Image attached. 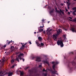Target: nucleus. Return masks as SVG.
<instances>
[{
    "label": "nucleus",
    "instance_id": "nucleus-22",
    "mask_svg": "<svg viewBox=\"0 0 76 76\" xmlns=\"http://www.w3.org/2000/svg\"><path fill=\"white\" fill-rule=\"evenodd\" d=\"M14 60L13 59H12L11 60V63H13V62H14Z\"/></svg>",
    "mask_w": 76,
    "mask_h": 76
},
{
    "label": "nucleus",
    "instance_id": "nucleus-62",
    "mask_svg": "<svg viewBox=\"0 0 76 76\" xmlns=\"http://www.w3.org/2000/svg\"><path fill=\"white\" fill-rule=\"evenodd\" d=\"M57 75H58V74H57Z\"/></svg>",
    "mask_w": 76,
    "mask_h": 76
},
{
    "label": "nucleus",
    "instance_id": "nucleus-13",
    "mask_svg": "<svg viewBox=\"0 0 76 76\" xmlns=\"http://www.w3.org/2000/svg\"><path fill=\"white\" fill-rule=\"evenodd\" d=\"M20 75L21 76H23V72H21V71H20Z\"/></svg>",
    "mask_w": 76,
    "mask_h": 76
},
{
    "label": "nucleus",
    "instance_id": "nucleus-14",
    "mask_svg": "<svg viewBox=\"0 0 76 76\" xmlns=\"http://www.w3.org/2000/svg\"><path fill=\"white\" fill-rule=\"evenodd\" d=\"M1 75V76H3V73H2V72H0V75Z\"/></svg>",
    "mask_w": 76,
    "mask_h": 76
},
{
    "label": "nucleus",
    "instance_id": "nucleus-46",
    "mask_svg": "<svg viewBox=\"0 0 76 76\" xmlns=\"http://www.w3.org/2000/svg\"><path fill=\"white\" fill-rule=\"evenodd\" d=\"M70 12H71V13L72 12V11H70Z\"/></svg>",
    "mask_w": 76,
    "mask_h": 76
},
{
    "label": "nucleus",
    "instance_id": "nucleus-60",
    "mask_svg": "<svg viewBox=\"0 0 76 76\" xmlns=\"http://www.w3.org/2000/svg\"><path fill=\"white\" fill-rule=\"evenodd\" d=\"M60 11L61 12V10H60Z\"/></svg>",
    "mask_w": 76,
    "mask_h": 76
},
{
    "label": "nucleus",
    "instance_id": "nucleus-20",
    "mask_svg": "<svg viewBox=\"0 0 76 76\" xmlns=\"http://www.w3.org/2000/svg\"><path fill=\"white\" fill-rule=\"evenodd\" d=\"M63 37L64 38V39L65 38H66V35H63Z\"/></svg>",
    "mask_w": 76,
    "mask_h": 76
},
{
    "label": "nucleus",
    "instance_id": "nucleus-33",
    "mask_svg": "<svg viewBox=\"0 0 76 76\" xmlns=\"http://www.w3.org/2000/svg\"><path fill=\"white\" fill-rule=\"evenodd\" d=\"M42 67V65H39V67Z\"/></svg>",
    "mask_w": 76,
    "mask_h": 76
},
{
    "label": "nucleus",
    "instance_id": "nucleus-7",
    "mask_svg": "<svg viewBox=\"0 0 76 76\" xmlns=\"http://www.w3.org/2000/svg\"><path fill=\"white\" fill-rule=\"evenodd\" d=\"M36 44H37L38 46H39H39L40 45V44H39V42H38V41L37 40H36Z\"/></svg>",
    "mask_w": 76,
    "mask_h": 76
},
{
    "label": "nucleus",
    "instance_id": "nucleus-21",
    "mask_svg": "<svg viewBox=\"0 0 76 76\" xmlns=\"http://www.w3.org/2000/svg\"><path fill=\"white\" fill-rule=\"evenodd\" d=\"M24 48H25V47L22 46L20 48V50H23V49Z\"/></svg>",
    "mask_w": 76,
    "mask_h": 76
},
{
    "label": "nucleus",
    "instance_id": "nucleus-43",
    "mask_svg": "<svg viewBox=\"0 0 76 76\" xmlns=\"http://www.w3.org/2000/svg\"><path fill=\"white\" fill-rule=\"evenodd\" d=\"M44 27V25H43V26L42 27V28H43Z\"/></svg>",
    "mask_w": 76,
    "mask_h": 76
},
{
    "label": "nucleus",
    "instance_id": "nucleus-35",
    "mask_svg": "<svg viewBox=\"0 0 76 76\" xmlns=\"http://www.w3.org/2000/svg\"><path fill=\"white\" fill-rule=\"evenodd\" d=\"M68 13L69 15H70V12H68Z\"/></svg>",
    "mask_w": 76,
    "mask_h": 76
},
{
    "label": "nucleus",
    "instance_id": "nucleus-24",
    "mask_svg": "<svg viewBox=\"0 0 76 76\" xmlns=\"http://www.w3.org/2000/svg\"><path fill=\"white\" fill-rule=\"evenodd\" d=\"M44 63H47V64H48V62L47 61H44Z\"/></svg>",
    "mask_w": 76,
    "mask_h": 76
},
{
    "label": "nucleus",
    "instance_id": "nucleus-51",
    "mask_svg": "<svg viewBox=\"0 0 76 76\" xmlns=\"http://www.w3.org/2000/svg\"><path fill=\"white\" fill-rule=\"evenodd\" d=\"M67 0V1H69V0Z\"/></svg>",
    "mask_w": 76,
    "mask_h": 76
},
{
    "label": "nucleus",
    "instance_id": "nucleus-11",
    "mask_svg": "<svg viewBox=\"0 0 76 76\" xmlns=\"http://www.w3.org/2000/svg\"><path fill=\"white\" fill-rule=\"evenodd\" d=\"M13 75V73L12 72H9L8 74V76H12Z\"/></svg>",
    "mask_w": 76,
    "mask_h": 76
},
{
    "label": "nucleus",
    "instance_id": "nucleus-57",
    "mask_svg": "<svg viewBox=\"0 0 76 76\" xmlns=\"http://www.w3.org/2000/svg\"><path fill=\"white\" fill-rule=\"evenodd\" d=\"M7 41H8V40H7Z\"/></svg>",
    "mask_w": 76,
    "mask_h": 76
},
{
    "label": "nucleus",
    "instance_id": "nucleus-48",
    "mask_svg": "<svg viewBox=\"0 0 76 76\" xmlns=\"http://www.w3.org/2000/svg\"><path fill=\"white\" fill-rule=\"evenodd\" d=\"M61 6H63V4H61Z\"/></svg>",
    "mask_w": 76,
    "mask_h": 76
},
{
    "label": "nucleus",
    "instance_id": "nucleus-1",
    "mask_svg": "<svg viewBox=\"0 0 76 76\" xmlns=\"http://www.w3.org/2000/svg\"><path fill=\"white\" fill-rule=\"evenodd\" d=\"M57 44L58 45H60L61 47H63L64 46L63 42L61 40H58V41L57 42Z\"/></svg>",
    "mask_w": 76,
    "mask_h": 76
},
{
    "label": "nucleus",
    "instance_id": "nucleus-30",
    "mask_svg": "<svg viewBox=\"0 0 76 76\" xmlns=\"http://www.w3.org/2000/svg\"><path fill=\"white\" fill-rule=\"evenodd\" d=\"M15 65H14L12 66V68H14V67H15Z\"/></svg>",
    "mask_w": 76,
    "mask_h": 76
},
{
    "label": "nucleus",
    "instance_id": "nucleus-56",
    "mask_svg": "<svg viewBox=\"0 0 76 76\" xmlns=\"http://www.w3.org/2000/svg\"><path fill=\"white\" fill-rule=\"evenodd\" d=\"M20 69H21V67H20Z\"/></svg>",
    "mask_w": 76,
    "mask_h": 76
},
{
    "label": "nucleus",
    "instance_id": "nucleus-49",
    "mask_svg": "<svg viewBox=\"0 0 76 76\" xmlns=\"http://www.w3.org/2000/svg\"><path fill=\"white\" fill-rule=\"evenodd\" d=\"M69 20H70L71 21H72V20H70V19H69Z\"/></svg>",
    "mask_w": 76,
    "mask_h": 76
},
{
    "label": "nucleus",
    "instance_id": "nucleus-2",
    "mask_svg": "<svg viewBox=\"0 0 76 76\" xmlns=\"http://www.w3.org/2000/svg\"><path fill=\"white\" fill-rule=\"evenodd\" d=\"M50 29V28H47V33L48 35H50L51 34V31H52V30L51 29H50L49 30V29Z\"/></svg>",
    "mask_w": 76,
    "mask_h": 76
},
{
    "label": "nucleus",
    "instance_id": "nucleus-61",
    "mask_svg": "<svg viewBox=\"0 0 76 76\" xmlns=\"http://www.w3.org/2000/svg\"><path fill=\"white\" fill-rule=\"evenodd\" d=\"M7 43H8V42H7Z\"/></svg>",
    "mask_w": 76,
    "mask_h": 76
},
{
    "label": "nucleus",
    "instance_id": "nucleus-37",
    "mask_svg": "<svg viewBox=\"0 0 76 76\" xmlns=\"http://www.w3.org/2000/svg\"><path fill=\"white\" fill-rule=\"evenodd\" d=\"M56 11H57V12H59V11H57V10L56 9Z\"/></svg>",
    "mask_w": 76,
    "mask_h": 76
},
{
    "label": "nucleus",
    "instance_id": "nucleus-45",
    "mask_svg": "<svg viewBox=\"0 0 76 76\" xmlns=\"http://www.w3.org/2000/svg\"><path fill=\"white\" fill-rule=\"evenodd\" d=\"M16 54H19V53H16Z\"/></svg>",
    "mask_w": 76,
    "mask_h": 76
},
{
    "label": "nucleus",
    "instance_id": "nucleus-23",
    "mask_svg": "<svg viewBox=\"0 0 76 76\" xmlns=\"http://www.w3.org/2000/svg\"><path fill=\"white\" fill-rule=\"evenodd\" d=\"M55 65L54 64H53V69H54L55 68Z\"/></svg>",
    "mask_w": 76,
    "mask_h": 76
},
{
    "label": "nucleus",
    "instance_id": "nucleus-5",
    "mask_svg": "<svg viewBox=\"0 0 76 76\" xmlns=\"http://www.w3.org/2000/svg\"><path fill=\"white\" fill-rule=\"evenodd\" d=\"M72 10H75V11L72 12V14L73 15L76 16V14L75 12H76V7L73 8H72Z\"/></svg>",
    "mask_w": 76,
    "mask_h": 76
},
{
    "label": "nucleus",
    "instance_id": "nucleus-25",
    "mask_svg": "<svg viewBox=\"0 0 76 76\" xmlns=\"http://www.w3.org/2000/svg\"><path fill=\"white\" fill-rule=\"evenodd\" d=\"M41 44V46H43V45H44V43H40Z\"/></svg>",
    "mask_w": 76,
    "mask_h": 76
},
{
    "label": "nucleus",
    "instance_id": "nucleus-34",
    "mask_svg": "<svg viewBox=\"0 0 76 76\" xmlns=\"http://www.w3.org/2000/svg\"><path fill=\"white\" fill-rule=\"evenodd\" d=\"M43 33H44V34H45V31H43Z\"/></svg>",
    "mask_w": 76,
    "mask_h": 76
},
{
    "label": "nucleus",
    "instance_id": "nucleus-36",
    "mask_svg": "<svg viewBox=\"0 0 76 76\" xmlns=\"http://www.w3.org/2000/svg\"><path fill=\"white\" fill-rule=\"evenodd\" d=\"M69 19H72V17H69Z\"/></svg>",
    "mask_w": 76,
    "mask_h": 76
},
{
    "label": "nucleus",
    "instance_id": "nucleus-52",
    "mask_svg": "<svg viewBox=\"0 0 76 76\" xmlns=\"http://www.w3.org/2000/svg\"><path fill=\"white\" fill-rule=\"evenodd\" d=\"M28 68H27L26 69H28Z\"/></svg>",
    "mask_w": 76,
    "mask_h": 76
},
{
    "label": "nucleus",
    "instance_id": "nucleus-31",
    "mask_svg": "<svg viewBox=\"0 0 76 76\" xmlns=\"http://www.w3.org/2000/svg\"><path fill=\"white\" fill-rule=\"evenodd\" d=\"M46 71H47V70H45V69H44L43 70V72H46Z\"/></svg>",
    "mask_w": 76,
    "mask_h": 76
},
{
    "label": "nucleus",
    "instance_id": "nucleus-9",
    "mask_svg": "<svg viewBox=\"0 0 76 76\" xmlns=\"http://www.w3.org/2000/svg\"><path fill=\"white\" fill-rule=\"evenodd\" d=\"M36 61H41V60L40 59V58L38 57L37 58Z\"/></svg>",
    "mask_w": 76,
    "mask_h": 76
},
{
    "label": "nucleus",
    "instance_id": "nucleus-59",
    "mask_svg": "<svg viewBox=\"0 0 76 76\" xmlns=\"http://www.w3.org/2000/svg\"><path fill=\"white\" fill-rule=\"evenodd\" d=\"M64 3H65V2H64Z\"/></svg>",
    "mask_w": 76,
    "mask_h": 76
},
{
    "label": "nucleus",
    "instance_id": "nucleus-44",
    "mask_svg": "<svg viewBox=\"0 0 76 76\" xmlns=\"http://www.w3.org/2000/svg\"><path fill=\"white\" fill-rule=\"evenodd\" d=\"M42 22H44V20H42Z\"/></svg>",
    "mask_w": 76,
    "mask_h": 76
},
{
    "label": "nucleus",
    "instance_id": "nucleus-53",
    "mask_svg": "<svg viewBox=\"0 0 76 76\" xmlns=\"http://www.w3.org/2000/svg\"><path fill=\"white\" fill-rule=\"evenodd\" d=\"M39 32L38 31V32H37V33H39Z\"/></svg>",
    "mask_w": 76,
    "mask_h": 76
},
{
    "label": "nucleus",
    "instance_id": "nucleus-27",
    "mask_svg": "<svg viewBox=\"0 0 76 76\" xmlns=\"http://www.w3.org/2000/svg\"><path fill=\"white\" fill-rule=\"evenodd\" d=\"M14 42L12 41V40H11V41L9 42H8V44H10V42Z\"/></svg>",
    "mask_w": 76,
    "mask_h": 76
},
{
    "label": "nucleus",
    "instance_id": "nucleus-40",
    "mask_svg": "<svg viewBox=\"0 0 76 76\" xmlns=\"http://www.w3.org/2000/svg\"><path fill=\"white\" fill-rule=\"evenodd\" d=\"M67 8H68V9H69V6H68Z\"/></svg>",
    "mask_w": 76,
    "mask_h": 76
},
{
    "label": "nucleus",
    "instance_id": "nucleus-10",
    "mask_svg": "<svg viewBox=\"0 0 76 76\" xmlns=\"http://www.w3.org/2000/svg\"><path fill=\"white\" fill-rule=\"evenodd\" d=\"M59 63V62H52V64H58Z\"/></svg>",
    "mask_w": 76,
    "mask_h": 76
},
{
    "label": "nucleus",
    "instance_id": "nucleus-39",
    "mask_svg": "<svg viewBox=\"0 0 76 76\" xmlns=\"http://www.w3.org/2000/svg\"><path fill=\"white\" fill-rule=\"evenodd\" d=\"M34 34H37V32H34Z\"/></svg>",
    "mask_w": 76,
    "mask_h": 76
},
{
    "label": "nucleus",
    "instance_id": "nucleus-55",
    "mask_svg": "<svg viewBox=\"0 0 76 76\" xmlns=\"http://www.w3.org/2000/svg\"><path fill=\"white\" fill-rule=\"evenodd\" d=\"M15 66H17V65H15Z\"/></svg>",
    "mask_w": 76,
    "mask_h": 76
},
{
    "label": "nucleus",
    "instance_id": "nucleus-29",
    "mask_svg": "<svg viewBox=\"0 0 76 76\" xmlns=\"http://www.w3.org/2000/svg\"><path fill=\"white\" fill-rule=\"evenodd\" d=\"M5 61V60H4V59H2V63L3 64V63Z\"/></svg>",
    "mask_w": 76,
    "mask_h": 76
},
{
    "label": "nucleus",
    "instance_id": "nucleus-18",
    "mask_svg": "<svg viewBox=\"0 0 76 76\" xmlns=\"http://www.w3.org/2000/svg\"><path fill=\"white\" fill-rule=\"evenodd\" d=\"M66 3L68 6H69L70 4V3L68 2H66Z\"/></svg>",
    "mask_w": 76,
    "mask_h": 76
},
{
    "label": "nucleus",
    "instance_id": "nucleus-4",
    "mask_svg": "<svg viewBox=\"0 0 76 76\" xmlns=\"http://www.w3.org/2000/svg\"><path fill=\"white\" fill-rule=\"evenodd\" d=\"M58 35V34H54L53 35V38L54 39L55 41H57V36Z\"/></svg>",
    "mask_w": 76,
    "mask_h": 76
},
{
    "label": "nucleus",
    "instance_id": "nucleus-8",
    "mask_svg": "<svg viewBox=\"0 0 76 76\" xmlns=\"http://www.w3.org/2000/svg\"><path fill=\"white\" fill-rule=\"evenodd\" d=\"M58 31L59 32H58V31H57V34H59L60 33V32H61V31H62V30H61V29H59Z\"/></svg>",
    "mask_w": 76,
    "mask_h": 76
},
{
    "label": "nucleus",
    "instance_id": "nucleus-32",
    "mask_svg": "<svg viewBox=\"0 0 76 76\" xmlns=\"http://www.w3.org/2000/svg\"><path fill=\"white\" fill-rule=\"evenodd\" d=\"M6 47V45H4V48H5V47Z\"/></svg>",
    "mask_w": 76,
    "mask_h": 76
},
{
    "label": "nucleus",
    "instance_id": "nucleus-17",
    "mask_svg": "<svg viewBox=\"0 0 76 76\" xmlns=\"http://www.w3.org/2000/svg\"><path fill=\"white\" fill-rule=\"evenodd\" d=\"M21 44H22V46L23 47H25V45H26V44H24L23 43H21Z\"/></svg>",
    "mask_w": 76,
    "mask_h": 76
},
{
    "label": "nucleus",
    "instance_id": "nucleus-26",
    "mask_svg": "<svg viewBox=\"0 0 76 76\" xmlns=\"http://www.w3.org/2000/svg\"><path fill=\"white\" fill-rule=\"evenodd\" d=\"M11 50H13V49L14 48V47L13 46H12L11 47Z\"/></svg>",
    "mask_w": 76,
    "mask_h": 76
},
{
    "label": "nucleus",
    "instance_id": "nucleus-50",
    "mask_svg": "<svg viewBox=\"0 0 76 76\" xmlns=\"http://www.w3.org/2000/svg\"><path fill=\"white\" fill-rule=\"evenodd\" d=\"M65 31H67V30H66V29H65Z\"/></svg>",
    "mask_w": 76,
    "mask_h": 76
},
{
    "label": "nucleus",
    "instance_id": "nucleus-15",
    "mask_svg": "<svg viewBox=\"0 0 76 76\" xmlns=\"http://www.w3.org/2000/svg\"><path fill=\"white\" fill-rule=\"evenodd\" d=\"M38 39H39V41H41V40H42V38L41 37H39Z\"/></svg>",
    "mask_w": 76,
    "mask_h": 76
},
{
    "label": "nucleus",
    "instance_id": "nucleus-12",
    "mask_svg": "<svg viewBox=\"0 0 76 76\" xmlns=\"http://www.w3.org/2000/svg\"><path fill=\"white\" fill-rule=\"evenodd\" d=\"M44 30H43V29H41V28L39 30V32L40 33L41 32H42Z\"/></svg>",
    "mask_w": 76,
    "mask_h": 76
},
{
    "label": "nucleus",
    "instance_id": "nucleus-58",
    "mask_svg": "<svg viewBox=\"0 0 76 76\" xmlns=\"http://www.w3.org/2000/svg\"><path fill=\"white\" fill-rule=\"evenodd\" d=\"M45 76H46V75H45Z\"/></svg>",
    "mask_w": 76,
    "mask_h": 76
},
{
    "label": "nucleus",
    "instance_id": "nucleus-19",
    "mask_svg": "<svg viewBox=\"0 0 76 76\" xmlns=\"http://www.w3.org/2000/svg\"><path fill=\"white\" fill-rule=\"evenodd\" d=\"M53 74H56L57 73V71H54V72H53Z\"/></svg>",
    "mask_w": 76,
    "mask_h": 76
},
{
    "label": "nucleus",
    "instance_id": "nucleus-6",
    "mask_svg": "<svg viewBox=\"0 0 76 76\" xmlns=\"http://www.w3.org/2000/svg\"><path fill=\"white\" fill-rule=\"evenodd\" d=\"M71 30L72 31V32H75L76 33V30L75 29V28H71Z\"/></svg>",
    "mask_w": 76,
    "mask_h": 76
},
{
    "label": "nucleus",
    "instance_id": "nucleus-16",
    "mask_svg": "<svg viewBox=\"0 0 76 76\" xmlns=\"http://www.w3.org/2000/svg\"><path fill=\"white\" fill-rule=\"evenodd\" d=\"M64 42H67V39L66 38H65L64 39Z\"/></svg>",
    "mask_w": 76,
    "mask_h": 76
},
{
    "label": "nucleus",
    "instance_id": "nucleus-47",
    "mask_svg": "<svg viewBox=\"0 0 76 76\" xmlns=\"http://www.w3.org/2000/svg\"><path fill=\"white\" fill-rule=\"evenodd\" d=\"M40 28H42V26H40Z\"/></svg>",
    "mask_w": 76,
    "mask_h": 76
},
{
    "label": "nucleus",
    "instance_id": "nucleus-3",
    "mask_svg": "<svg viewBox=\"0 0 76 76\" xmlns=\"http://www.w3.org/2000/svg\"><path fill=\"white\" fill-rule=\"evenodd\" d=\"M23 53H20V55L18 56V57L16 58V60H17V61L19 62V57L20 58V60H22V58H21V56H23Z\"/></svg>",
    "mask_w": 76,
    "mask_h": 76
},
{
    "label": "nucleus",
    "instance_id": "nucleus-28",
    "mask_svg": "<svg viewBox=\"0 0 76 76\" xmlns=\"http://www.w3.org/2000/svg\"><path fill=\"white\" fill-rule=\"evenodd\" d=\"M65 8V10L66 12H68V10H67V8H66V7Z\"/></svg>",
    "mask_w": 76,
    "mask_h": 76
},
{
    "label": "nucleus",
    "instance_id": "nucleus-42",
    "mask_svg": "<svg viewBox=\"0 0 76 76\" xmlns=\"http://www.w3.org/2000/svg\"><path fill=\"white\" fill-rule=\"evenodd\" d=\"M0 62L1 63V61L0 60Z\"/></svg>",
    "mask_w": 76,
    "mask_h": 76
},
{
    "label": "nucleus",
    "instance_id": "nucleus-54",
    "mask_svg": "<svg viewBox=\"0 0 76 76\" xmlns=\"http://www.w3.org/2000/svg\"><path fill=\"white\" fill-rule=\"evenodd\" d=\"M48 39H49V37H48Z\"/></svg>",
    "mask_w": 76,
    "mask_h": 76
},
{
    "label": "nucleus",
    "instance_id": "nucleus-41",
    "mask_svg": "<svg viewBox=\"0 0 76 76\" xmlns=\"http://www.w3.org/2000/svg\"><path fill=\"white\" fill-rule=\"evenodd\" d=\"M23 61H25V59H23Z\"/></svg>",
    "mask_w": 76,
    "mask_h": 76
},
{
    "label": "nucleus",
    "instance_id": "nucleus-38",
    "mask_svg": "<svg viewBox=\"0 0 76 76\" xmlns=\"http://www.w3.org/2000/svg\"><path fill=\"white\" fill-rule=\"evenodd\" d=\"M29 43L30 44H32V43H31V42H29Z\"/></svg>",
    "mask_w": 76,
    "mask_h": 76
}]
</instances>
